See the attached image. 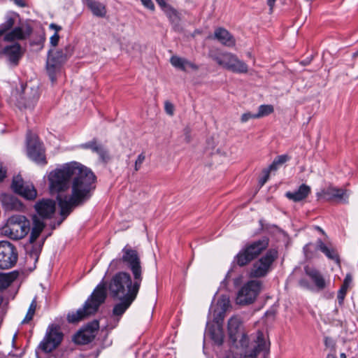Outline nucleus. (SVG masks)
I'll return each instance as SVG.
<instances>
[{"label": "nucleus", "instance_id": "1", "mask_svg": "<svg viewBox=\"0 0 358 358\" xmlns=\"http://www.w3.org/2000/svg\"><path fill=\"white\" fill-rule=\"evenodd\" d=\"M96 177L89 168L78 163L66 164L52 171L48 176L50 192L57 193L62 220L74 208L83 205L95 189Z\"/></svg>", "mask_w": 358, "mask_h": 358}, {"label": "nucleus", "instance_id": "2", "mask_svg": "<svg viewBox=\"0 0 358 358\" xmlns=\"http://www.w3.org/2000/svg\"><path fill=\"white\" fill-rule=\"evenodd\" d=\"M122 253L120 259L110 262V267L117 269L122 263L131 271L132 276L126 271H120L112 277L110 281L140 288L143 278V268L138 251L127 245L122 250Z\"/></svg>", "mask_w": 358, "mask_h": 358}, {"label": "nucleus", "instance_id": "3", "mask_svg": "<svg viewBox=\"0 0 358 358\" xmlns=\"http://www.w3.org/2000/svg\"><path fill=\"white\" fill-rule=\"evenodd\" d=\"M108 289L110 296L120 301L113 309V315L117 317L119 320L136 299L140 288L110 280Z\"/></svg>", "mask_w": 358, "mask_h": 358}, {"label": "nucleus", "instance_id": "4", "mask_svg": "<svg viewBox=\"0 0 358 358\" xmlns=\"http://www.w3.org/2000/svg\"><path fill=\"white\" fill-rule=\"evenodd\" d=\"M106 283L102 280L95 287L82 308H79L76 312L68 313L66 317L68 322L69 323H76L96 313L99 306L106 299Z\"/></svg>", "mask_w": 358, "mask_h": 358}, {"label": "nucleus", "instance_id": "5", "mask_svg": "<svg viewBox=\"0 0 358 358\" xmlns=\"http://www.w3.org/2000/svg\"><path fill=\"white\" fill-rule=\"evenodd\" d=\"M208 57L220 66L234 73H246L248 71V65L231 52L211 49Z\"/></svg>", "mask_w": 358, "mask_h": 358}, {"label": "nucleus", "instance_id": "6", "mask_svg": "<svg viewBox=\"0 0 358 358\" xmlns=\"http://www.w3.org/2000/svg\"><path fill=\"white\" fill-rule=\"evenodd\" d=\"M30 230L29 220L24 215L10 216L6 224L1 229V233L13 240L24 238Z\"/></svg>", "mask_w": 358, "mask_h": 358}, {"label": "nucleus", "instance_id": "7", "mask_svg": "<svg viewBox=\"0 0 358 358\" xmlns=\"http://www.w3.org/2000/svg\"><path fill=\"white\" fill-rule=\"evenodd\" d=\"M73 54V48L68 45L56 51L49 50L46 62V69L52 83L56 81V73Z\"/></svg>", "mask_w": 358, "mask_h": 358}, {"label": "nucleus", "instance_id": "8", "mask_svg": "<svg viewBox=\"0 0 358 358\" xmlns=\"http://www.w3.org/2000/svg\"><path fill=\"white\" fill-rule=\"evenodd\" d=\"M268 245V239L263 238L247 244L236 256L235 260L240 266H243L259 256Z\"/></svg>", "mask_w": 358, "mask_h": 358}, {"label": "nucleus", "instance_id": "9", "mask_svg": "<svg viewBox=\"0 0 358 358\" xmlns=\"http://www.w3.org/2000/svg\"><path fill=\"white\" fill-rule=\"evenodd\" d=\"M278 257L277 250H267L264 255L252 264L249 273L250 277L256 278L265 277L271 271L272 265Z\"/></svg>", "mask_w": 358, "mask_h": 358}, {"label": "nucleus", "instance_id": "10", "mask_svg": "<svg viewBox=\"0 0 358 358\" xmlns=\"http://www.w3.org/2000/svg\"><path fill=\"white\" fill-rule=\"evenodd\" d=\"M262 283L258 280L248 281L238 291L236 302L238 305H248L252 303L261 292Z\"/></svg>", "mask_w": 358, "mask_h": 358}, {"label": "nucleus", "instance_id": "11", "mask_svg": "<svg viewBox=\"0 0 358 358\" xmlns=\"http://www.w3.org/2000/svg\"><path fill=\"white\" fill-rule=\"evenodd\" d=\"M64 334L58 325H50L45 332L43 339L38 345V348L45 353L52 352L62 343Z\"/></svg>", "mask_w": 358, "mask_h": 358}, {"label": "nucleus", "instance_id": "12", "mask_svg": "<svg viewBox=\"0 0 358 358\" xmlns=\"http://www.w3.org/2000/svg\"><path fill=\"white\" fill-rule=\"evenodd\" d=\"M27 152L29 159L39 164H46L45 148L38 136L28 132L27 136Z\"/></svg>", "mask_w": 358, "mask_h": 358}, {"label": "nucleus", "instance_id": "13", "mask_svg": "<svg viewBox=\"0 0 358 358\" xmlns=\"http://www.w3.org/2000/svg\"><path fill=\"white\" fill-rule=\"evenodd\" d=\"M12 24L0 26V37L3 36L5 41L11 42L15 40L25 39L32 31V28L29 24H21V26L11 29L10 25Z\"/></svg>", "mask_w": 358, "mask_h": 358}, {"label": "nucleus", "instance_id": "14", "mask_svg": "<svg viewBox=\"0 0 358 358\" xmlns=\"http://www.w3.org/2000/svg\"><path fill=\"white\" fill-rule=\"evenodd\" d=\"M18 259L16 248L8 241H0V268L13 267Z\"/></svg>", "mask_w": 358, "mask_h": 358}, {"label": "nucleus", "instance_id": "15", "mask_svg": "<svg viewBox=\"0 0 358 358\" xmlns=\"http://www.w3.org/2000/svg\"><path fill=\"white\" fill-rule=\"evenodd\" d=\"M99 329V322L94 320L78 331L73 336V340L77 344H87L94 340L98 333Z\"/></svg>", "mask_w": 358, "mask_h": 358}, {"label": "nucleus", "instance_id": "16", "mask_svg": "<svg viewBox=\"0 0 358 358\" xmlns=\"http://www.w3.org/2000/svg\"><path fill=\"white\" fill-rule=\"evenodd\" d=\"M11 187L15 193L27 199L32 200L37 196L34 186L31 183L25 182L20 176L13 178Z\"/></svg>", "mask_w": 358, "mask_h": 358}, {"label": "nucleus", "instance_id": "17", "mask_svg": "<svg viewBox=\"0 0 358 358\" xmlns=\"http://www.w3.org/2000/svg\"><path fill=\"white\" fill-rule=\"evenodd\" d=\"M34 208L41 217L49 219L55 212L56 203L52 199H43L36 203Z\"/></svg>", "mask_w": 358, "mask_h": 358}, {"label": "nucleus", "instance_id": "18", "mask_svg": "<svg viewBox=\"0 0 358 358\" xmlns=\"http://www.w3.org/2000/svg\"><path fill=\"white\" fill-rule=\"evenodd\" d=\"M80 147L83 149H90L93 152L96 153L99 160L103 163L106 164L111 159L108 150L103 145L98 143L96 138L82 144Z\"/></svg>", "mask_w": 358, "mask_h": 358}, {"label": "nucleus", "instance_id": "19", "mask_svg": "<svg viewBox=\"0 0 358 358\" xmlns=\"http://www.w3.org/2000/svg\"><path fill=\"white\" fill-rule=\"evenodd\" d=\"M256 346L250 355H245L240 358H256L257 354L264 350H267L268 343L264 338V334L261 331H257L255 340Z\"/></svg>", "mask_w": 358, "mask_h": 358}, {"label": "nucleus", "instance_id": "20", "mask_svg": "<svg viewBox=\"0 0 358 358\" xmlns=\"http://www.w3.org/2000/svg\"><path fill=\"white\" fill-rule=\"evenodd\" d=\"M310 192V187L305 184L299 186V189L294 192H287L285 196L290 200L297 202L305 199Z\"/></svg>", "mask_w": 358, "mask_h": 358}, {"label": "nucleus", "instance_id": "21", "mask_svg": "<svg viewBox=\"0 0 358 358\" xmlns=\"http://www.w3.org/2000/svg\"><path fill=\"white\" fill-rule=\"evenodd\" d=\"M215 37L223 45L232 47L235 45V39L225 29L219 28L215 31Z\"/></svg>", "mask_w": 358, "mask_h": 358}, {"label": "nucleus", "instance_id": "22", "mask_svg": "<svg viewBox=\"0 0 358 358\" xmlns=\"http://www.w3.org/2000/svg\"><path fill=\"white\" fill-rule=\"evenodd\" d=\"M306 273L314 282L317 288L322 289L325 287V280L321 273L316 269L309 266L305 267Z\"/></svg>", "mask_w": 358, "mask_h": 358}, {"label": "nucleus", "instance_id": "23", "mask_svg": "<svg viewBox=\"0 0 358 358\" xmlns=\"http://www.w3.org/2000/svg\"><path fill=\"white\" fill-rule=\"evenodd\" d=\"M45 227L43 222L40 220L36 216H34L33 219V227L31 231L29 241L31 243H34L40 236L41 233Z\"/></svg>", "mask_w": 358, "mask_h": 358}, {"label": "nucleus", "instance_id": "24", "mask_svg": "<svg viewBox=\"0 0 358 358\" xmlns=\"http://www.w3.org/2000/svg\"><path fill=\"white\" fill-rule=\"evenodd\" d=\"M240 326L241 322L236 317H231L228 322L229 335L230 338L234 342L238 339Z\"/></svg>", "mask_w": 358, "mask_h": 358}, {"label": "nucleus", "instance_id": "25", "mask_svg": "<svg viewBox=\"0 0 358 358\" xmlns=\"http://www.w3.org/2000/svg\"><path fill=\"white\" fill-rule=\"evenodd\" d=\"M87 5L94 15L103 17L106 13L105 6L94 0H87Z\"/></svg>", "mask_w": 358, "mask_h": 358}, {"label": "nucleus", "instance_id": "26", "mask_svg": "<svg viewBox=\"0 0 358 358\" xmlns=\"http://www.w3.org/2000/svg\"><path fill=\"white\" fill-rule=\"evenodd\" d=\"M352 282V277L350 273L345 275L343 283L338 291L339 303H341L345 298L347 291Z\"/></svg>", "mask_w": 358, "mask_h": 358}, {"label": "nucleus", "instance_id": "27", "mask_svg": "<svg viewBox=\"0 0 358 358\" xmlns=\"http://www.w3.org/2000/svg\"><path fill=\"white\" fill-rule=\"evenodd\" d=\"M17 278L13 273H0V290L7 288Z\"/></svg>", "mask_w": 358, "mask_h": 358}, {"label": "nucleus", "instance_id": "28", "mask_svg": "<svg viewBox=\"0 0 358 358\" xmlns=\"http://www.w3.org/2000/svg\"><path fill=\"white\" fill-rule=\"evenodd\" d=\"M317 249L323 252L330 259H334L336 257L334 249L328 248L321 240L317 241Z\"/></svg>", "mask_w": 358, "mask_h": 358}, {"label": "nucleus", "instance_id": "29", "mask_svg": "<svg viewBox=\"0 0 358 358\" xmlns=\"http://www.w3.org/2000/svg\"><path fill=\"white\" fill-rule=\"evenodd\" d=\"M187 62V59L183 57H180L176 55H173L170 59V63L175 68L180 69L182 71H185V64Z\"/></svg>", "mask_w": 358, "mask_h": 358}, {"label": "nucleus", "instance_id": "30", "mask_svg": "<svg viewBox=\"0 0 358 358\" xmlns=\"http://www.w3.org/2000/svg\"><path fill=\"white\" fill-rule=\"evenodd\" d=\"M171 20L175 21L180 20V13L171 5L167 3L162 8Z\"/></svg>", "mask_w": 358, "mask_h": 358}, {"label": "nucleus", "instance_id": "31", "mask_svg": "<svg viewBox=\"0 0 358 358\" xmlns=\"http://www.w3.org/2000/svg\"><path fill=\"white\" fill-rule=\"evenodd\" d=\"M274 111V108L272 105L263 104L259 106L258 113H256V117L258 118L267 116Z\"/></svg>", "mask_w": 358, "mask_h": 358}, {"label": "nucleus", "instance_id": "32", "mask_svg": "<svg viewBox=\"0 0 358 358\" xmlns=\"http://www.w3.org/2000/svg\"><path fill=\"white\" fill-rule=\"evenodd\" d=\"M36 308V300H33L31 303L28 311L26 314L24 319L22 321V323H28L30 322L34 315L35 311Z\"/></svg>", "mask_w": 358, "mask_h": 358}, {"label": "nucleus", "instance_id": "33", "mask_svg": "<svg viewBox=\"0 0 358 358\" xmlns=\"http://www.w3.org/2000/svg\"><path fill=\"white\" fill-rule=\"evenodd\" d=\"M9 203H8V208L20 210L23 208V205L15 198L9 197Z\"/></svg>", "mask_w": 358, "mask_h": 358}, {"label": "nucleus", "instance_id": "34", "mask_svg": "<svg viewBox=\"0 0 358 358\" xmlns=\"http://www.w3.org/2000/svg\"><path fill=\"white\" fill-rule=\"evenodd\" d=\"M6 22H21V18L17 13L10 11L6 15Z\"/></svg>", "mask_w": 358, "mask_h": 358}, {"label": "nucleus", "instance_id": "35", "mask_svg": "<svg viewBox=\"0 0 358 358\" xmlns=\"http://www.w3.org/2000/svg\"><path fill=\"white\" fill-rule=\"evenodd\" d=\"M348 198L347 190L337 189V203H346Z\"/></svg>", "mask_w": 358, "mask_h": 358}, {"label": "nucleus", "instance_id": "36", "mask_svg": "<svg viewBox=\"0 0 358 358\" xmlns=\"http://www.w3.org/2000/svg\"><path fill=\"white\" fill-rule=\"evenodd\" d=\"M212 338L218 345H221L223 343L224 337L222 331L220 329H218L217 331H215L212 334Z\"/></svg>", "mask_w": 358, "mask_h": 358}, {"label": "nucleus", "instance_id": "37", "mask_svg": "<svg viewBox=\"0 0 358 358\" xmlns=\"http://www.w3.org/2000/svg\"><path fill=\"white\" fill-rule=\"evenodd\" d=\"M145 155L143 152L138 155L136 160L135 161V164H134L135 171H138L141 169V165L143 163V162L145 161Z\"/></svg>", "mask_w": 358, "mask_h": 358}, {"label": "nucleus", "instance_id": "38", "mask_svg": "<svg viewBox=\"0 0 358 358\" xmlns=\"http://www.w3.org/2000/svg\"><path fill=\"white\" fill-rule=\"evenodd\" d=\"M164 110L168 115L172 116L174 113V106L170 101H166L164 103Z\"/></svg>", "mask_w": 358, "mask_h": 358}, {"label": "nucleus", "instance_id": "39", "mask_svg": "<svg viewBox=\"0 0 358 358\" xmlns=\"http://www.w3.org/2000/svg\"><path fill=\"white\" fill-rule=\"evenodd\" d=\"M250 119H258L257 117H256V113L253 114L250 112L245 113L241 115V120L242 122H246Z\"/></svg>", "mask_w": 358, "mask_h": 358}, {"label": "nucleus", "instance_id": "40", "mask_svg": "<svg viewBox=\"0 0 358 358\" xmlns=\"http://www.w3.org/2000/svg\"><path fill=\"white\" fill-rule=\"evenodd\" d=\"M289 157L286 155H282L278 156L273 162L276 164V165L280 166L288 161Z\"/></svg>", "mask_w": 358, "mask_h": 358}, {"label": "nucleus", "instance_id": "41", "mask_svg": "<svg viewBox=\"0 0 358 358\" xmlns=\"http://www.w3.org/2000/svg\"><path fill=\"white\" fill-rule=\"evenodd\" d=\"M324 345L327 348L333 350L334 348V341L333 338L324 337Z\"/></svg>", "mask_w": 358, "mask_h": 358}, {"label": "nucleus", "instance_id": "42", "mask_svg": "<svg viewBox=\"0 0 358 358\" xmlns=\"http://www.w3.org/2000/svg\"><path fill=\"white\" fill-rule=\"evenodd\" d=\"M59 35L57 33H54L53 35L50 38V43L52 47H56L59 41Z\"/></svg>", "mask_w": 358, "mask_h": 358}, {"label": "nucleus", "instance_id": "43", "mask_svg": "<svg viewBox=\"0 0 358 358\" xmlns=\"http://www.w3.org/2000/svg\"><path fill=\"white\" fill-rule=\"evenodd\" d=\"M185 64V71H187L188 69H190L192 71H197L199 69L197 64H196L194 62H192L191 61H189L188 59H187V62Z\"/></svg>", "mask_w": 358, "mask_h": 358}, {"label": "nucleus", "instance_id": "44", "mask_svg": "<svg viewBox=\"0 0 358 358\" xmlns=\"http://www.w3.org/2000/svg\"><path fill=\"white\" fill-rule=\"evenodd\" d=\"M142 4L147 8L153 10L155 9V5L152 0H141Z\"/></svg>", "mask_w": 358, "mask_h": 358}, {"label": "nucleus", "instance_id": "45", "mask_svg": "<svg viewBox=\"0 0 358 358\" xmlns=\"http://www.w3.org/2000/svg\"><path fill=\"white\" fill-rule=\"evenodd\" d=\"M248 342H249V340H248V336L245 334H244L243 333H242L241 338L240 340L241 345L243 348H247L248 345Z\"/></svg>", "mask_w": 358, "mask_h": 358}, {"label": "nucleus", "instance_id": "46", "mask_svg": "<svg viewBox=\"0 0 358 358\" xmlns=\"http://www.w3.org/2000/svg\"><path fill=\"white\" fill-rule=\"evenodd\" d=\"M264 176L263 178H262L259 180V184H260V186H263L266 182V181L268 180V178H269V173H268V171H264Z\"/></svg>", "mask_w": 358, "mask_h": 358}, {"label": "nucleus", "instance_id": "47", "mask_svg": "<svg viewBox=\"0 0 358 358\" xmlns=\"http://www.w3.org/2000/svg\"><path fill=\"white\" fill-rule=\"evenodd\" d=\"M49 29L53 30L55 33H59V31L62 30V27L57 24H50Z\"/></svg>", "mask_w": 358, "mask_h": 358}, {"label": "nucleus", "instance_id": "48", "mask_svg": "<svg viewBox=\"0 0 358 358\" xmlns=\"http://www.w3.org/2000/svg\"><path fill=\"white\" fill-rule=\"evenodd\" d=\"M38 99V96H34L30 101H29L27 103L24 105L25 108H32L34 107V104L36 103V101Z\"/></svg>", "mask_w": 358, "mask_h": 358}, {"label": "nucleus", "instance_id": "49", "mask_svg": "<svg viewBox=\"0 0 358 358\" xmlns=\"http://www.w3.org/2000/svg\"><path fill=\"white\" fill-rule=\"evenodd\" d=\"M279 166L276 165V164L273 162L272 164L269 166V167L264 170L265 171H268V173L272 171H276L278 169Z\"/></svg>", "mask_w": 358, "mask_h": 358}, {"label": "nucleus", "instance_id": "50", "mask_svg": "<svg viewBox=\"0 0 358 358\" xmlns=\"http://www.w3.org/2000/svg\"><path fill=\"white\" fill-rule=\"evenodd\" d=\"M6 170L0 164V181L6 177Z\"/></svg>", "mask_w": 358, "mask_h": 358}, {"label": "nucleus", "instance_id": "51", "mask_svg": "<svg viewBox=\"0 0 358 358\" xmlns=\"http://www.w3.org/2000/svg\"><path fill=\"white\" fill-rule=\"evenodd\" d=\"M185 134L186 136V139L187 142L190 141V129L189 128H185L184 129Z\"/></svg>", "mask_w": 358, "mask_h": 358}, {"label": "nucleus", "instance_id": "52", "mask_svg": "<svg viewBox=\"0 0 358 358\" xmlns=\"http://www.w3.org/2000/svg\"><path fill=\"white\" fill-rule=\"evenodd\" d=\"M161 8H164L168 3L166 0H155Z\"/></svg>", "mask_w": 358, "mask_h": 358}, {"label": "nucleus", "instance_id": "53", "mask_svg": "<svg viewBox=\"0 0 358 358\" xmlns=\"http://www.w3.org/2000/svg\"><path fill=\"white\" fill-rule=\"evenodd\" d=\"M275 1L276 0H267V3H268L271 10H273Z\"/></svg>", "mask_w": 358, "mask_h": 358}, {"label": "nucleus", "instance_id": "54", "mask_svg": "<svg viewBox=\"0 0 358 358\" xmlns=\"http://www.w3.org/2000/svg\"><path fill=\"white\" fill-rule=\"evenodd\" d=\"M303 65H307L310 63V60H303L301 62Z\"/></svg>", "mask_w": 358, "mask_h": 358}, {"label": "nucleus", "instance_id": "55", "mask_svg": "<svg viewBox=\"0 0 358 358\" xmlns=\"http://www.w3.org/2000/svg\"><path fill=\"white\" fill-rule=\"evenodd\" d=\"M327 358H336L335 355L332 353H329L327 355Z\"/></svg>", "mask_w": 358, "mask_h": 358}, {"label": "nucleus", "instance_id": "56", "mask_svg": "<svg viewBox=\"0 0 358 358\" xmlns=\"http://www.w3.org/2000/svg\"><path fill=\"white\" fill-rule=\"evenodd\" d=\"M340 358H347L344 353H341L340 355Z\"/></svg>", "mask_w": 358, "mask_h": 358}, {"label": "nucleus", "instance_id": "57", "mask_svg": "<svg viewBox=\"0 0 358 358\" xmlns=\"http://www.w3.org/2000/svg\"><path fill=\"white\" fill-rule=\"evenodd\" d=\"M2 302H3V299L1 297H0V306L1 305Z\"/></svg>", "mask_w": 358, "mask_h": 358}, {"label": "nucleus", "instance_id": "58", "mask_svg": "<svg viewBox=\"0 0 358 358\" xmlns=\"http://www.w3.org/2000/svg\"><path fill=\"white\" fill-rule=\"evenodd\" d=\"M356 55H358V51L356 52Z\"/></svg>", "mask_w": 358, "mask_h": 358}, {"label": "nucleus", "instance_id": "59", "mask_svg": "<svg viewBox=\"0 0 358 358\" xmlns=\"http://www.w3.org/2000/svg\"><path fill=\"white\" fill-rule=\"evenodd\" d=\"M94 358H96V357H94Z\"/></svg>", "mask_w": 358, "mask_h": 358}]
</instances>
